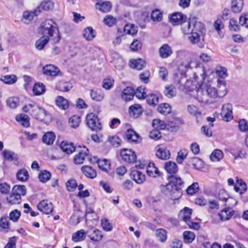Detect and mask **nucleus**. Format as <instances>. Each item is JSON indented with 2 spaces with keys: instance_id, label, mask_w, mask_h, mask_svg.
Instances as JSON below:
<instances>
[{
  "instance_id": "62",
  "label": "nucleus",
  "mask_w": 248,
  "mask_h": 248,
  "mask_svg": "<svg viewBox=\"0 0 248 248\" xmlns=\"http://www.w3.org/2000/svg\"><path fill=\"white\" fill-rule=\"evenodd\" d=\"M113 83L114 79L111 77H108L104 79L102 83V87L105 89L108 90L112 88Z\"/></svg>"
},
{
  "instance_id": "29",
  "label": "nucleus",
  "mask_w": 248,
  "mask_h": 248,
  "mask_svg": "<svg viewBox=\"0 0 248 248\" xmlns=\"http://www.w3.org/2000/svg\"><path fill=\"white\" fill-rule=\"evenodd\" d=\"M72 87L73 84L70 81H59L56 86V88L61 92H68Z\"/></svg>"
},
{
  "instance_id": "60",
  "label": "nucleus",
  "mask_w": 248,
  "mask_h": 248,
  "mask_svg": "<svg viewBox=\"0 0 248 248\" xmlns=\"http://www.w3.org/2000/svg\"><path fill=\"white\" fill-rule=\"evenodd\" d=\"M152 125L154 128L160 130L164 129L166 126L165 122L160 119H154L152 123Z\"/></svg>"
},
{
  "instance_id": "8",
  "label": "nucleus",
  "mask_w": 248,
  "mask_h": 248,
  "mask_svg": "<svg viewBox=\"0 0 248 248\" xmlns=\"http://www.w3.org/2000/svg\"><path fill=\"white\" fill-rule=\"evenodd\" d=\"M37 208L43 214L47 215L51 213L53 210V204L48 202L47 200H45L41 201L38 203Z\"/></svg>"
},
{
  "instance_id": "36",
  "label": "nucleus",
  "mask_w": 248,
  "mask_h": 248,
  "mask_svg": "<svg viewBox=\"0 0 248 248\" xmlns=\"http://www.w3.org/2000/svg\"><path fill=\"white\" fill-rule=\"evenodd\" d=\"M12 192L19 196L21 198V196H23L26 194V188L24 185H16L12 188Z\"/></svg>"
},
{
  "instance_id": "13",
  "label": "nucleus",
  "mask_w": 248,
  "mask_h": 248,
  "mask_svg": "<svg viewBox=\"0 0 248 248\" xmlns=\"http://www.w3.org/2000/svg\"><path fill=\"white\" fill-rule=\"evenodd\" d=\"M95 7L102 12L107 13L110 11L112 5L111 3L109 1L100 0L96 3Z\"/></svg>"
},
{
  "instance_id": "52",
  "label": "nucleus",
  "mask_w": 248,
  "mask_h": 248,
  "mask_svg": "<svg viewBox=\"0 0 248 248\" xmlns=\"http://www.w3.org/2000/svg\"><path fill=\"white\" fill-rule=\"evenodd\" d=\"M195 235L194 232L190 231H185L183 233V238L185 243H190L195 239Z\"/></svg>"
},
{
  "instance_id": "14",
  "label": "nucleus",
  "mask_w": 248,
  "mask_h": 248,
  "mask_svg": "<svg viewBox=\"0 0 248 248\" xmlns=\"http://www.w3.org/2000/svg\"><path fill=\"white\" fill-rule=\"evenodd\" d=\"M134 96V90L131 87H127L124 89L121 94L122 99L125 101L131 100Z\"/></svg>"
},
{
  "instance_id": "45",
  "label": "nucleus",
  "mask_w": 248,
  "mask_h": 248,
  "mask_svg": "<svg viewBox=\"0 0 248 248\" xmlns=\"http://www.w3.org/2000/svg\"><path fill=\"white\" fill-rule=\"evenodd\" d=\"M124 31L128 34L133 35L137 33L138 27L133 24H126L124 28Z\"/></svg>"
},
{
  "instance_id": "9",
  "label": "nucleus",
  "mask_w": 248,
  "mask_h": 248,
  "mask_svg": "<svg viewBox=\"0 0 248 248\" xmlns=\"http://www.w3.org/2000/svg\"><path fill=\"white\" fill-rule=\"evenodd\" d=\"M44 75L51 77H55L60 72L59 69L53 64H47L42 69Z\"/></svg>"
},
{
  "instance_id": "40",
  "label": "nucleus",
  "mask_w": 248,
  "mask_h": 248,
  "mask_svg": "<svg viewBox=\"0 0 248 248\" xmlns=\"http://www.w3.org/2000/svg\"><path fill=\"white\" fill-rule=\"evenodd\" d=\"M85 232L83 230H80L72 234V240L74 242H78L83 240L85 238Z\"/></svg>"
},
{
  "instance_id": "51",
  "label": "nucleus",
  "mask_w": 248,
  "mask_h": 248,
  "mask_svg": "<svg viewBox=\"0 0 248 248\" xmlns=\"http://www.w3.org/2000/svg\"><path fill=\"white\" fill-rule=\"evenodd\" d=\"M32 90L35 95H39L45 92V86L43 83H36L33 86Z\"/></svg>"
},
{
  "instance_id": "11",
  "label": "nucleus",
  "mask_w": 248,
  "mask_h": 248,
  "mask_svg": "<svg viewBox=\"0 0 248 248\" xmlns=\"http://www.w3.org/2000/svg\"><path fill=\"white\" fill-rule=\"evenodd\" d=\"M89 154V150L85 147H84L83 150L79 151L78 154H77L74 158V163L76 164H81L83 163L85 157Z\"/></svg>"
},
{
  "instance_id": "10",
  "label": "nucleus",
  "mask_w": 248,
  "mask_h": 248,
  "mask_svg": "<svg viewBox=\"0 0 248 248\" xmlns=\"http://www.w3.org/2000/svg\"><path fill=\"white\" fill-rule=\"evenodd\" d=\"M159 56L163 59L169 57L172 54L171 47L167 44H164L159 49Z\"/></svg>"
},
{
  "instance_id": "20",
  "label": "nucleus",
  "mask_w": 248,
  "mask_h": 248,
  "mask_svg": "<svg viewBox=\"0 0 248 248\" xmlns=\"http://www.w3.org/2000/svg\"><path fill=\"white\" fill-rule=\"evenodd\" d=\"M233 210L231 208H226L222 210L218 215L221 221H226L229 220L233 215Z\"/></svg>"
},
{
  "instance_id": "31",
  "label": "nucleus",
  "mask_w": 248,
  "mask_h": 248,
  "mask_svg": "<svg viewBox=\"0 0 248 248\" xmlns=\"http://www.w3.org/2000/svg\"><path fill=\"white\" fill-rule=\"evenodd\" d=\"M193 22V20H192V18H191L189 21H184L182 23L181 30L184 34H188L192 32L193 30L191 27V24Z\"/></svg>"
},
{
  "instance_id": "41",
  "label": "nucleus",
  "mask_w": 248,
  "mask_h": 248,
  "mask_svg": "<svg viewBox=\"0 0 248 248\" xmlns=\"http://www.w3.org/2000/svg\"><path fill=\"white\" fill-rule=\"evenodd\" d=\"M174 188V186H172V183L170 182L166 185H161L160 186V189L161 192L166 196L169 197L170 196L173 189Z\"/></svg>"
},
{
  "instance_id": "34",
  "label": "nucleus",
  "mask_w": 248,
  "mask_h": 248,
  "mask_svg": "<svg viewBox=\"0 0 248 248\" xmlns=\"http://www.w3.org/2000/svg\"><path fill=\"white\" fill-rule=\"evenodd\" d=\"M16 120L21 123L25 127H28L30 125L29 116L25 114H21L16 116Z\"/></svg>"
},
{
  "instance_id": "15",
  "label": "nucleus",
  "mask_w": 248,
  "mask_h": 248,
  "mask_svg": "<svg viewBox=\"0 0 248 248\" xmlns=\"http://www.w3.org/2000/svg\"><path fill=\"white\" fill-rule=\"evenodd\" d=\"M92 99L96 101H101L104 98V91L101 89H92L90 91Z\"/></svg>"
},
{
  "instance_id": "18",
  "label": "nucleus",
  "mask_w": 248,
  "mask_h": 248,
  "mask_svg": "<svg viewBox=\"0 0 248 248\" xmlns=\"http://www.w3.org/2000/svg\"><path fill=\"white\" fill-rule=\"evenodd\" d=\"M170 152L165 147H158L156 152V156L159 159L162 160H167L170 157Z\"/></svg>"
},
{
  "instance_id": "37",
  "label": "nucleus",
  "mask_w": 248,
  "mask_h": 248,
  "mask_svg": "<svg viewBox=\"0 0 248 248\" xmlns=\"http://www.w3.org/2000/svg\"><path fill=\"white\" fill-rule=\"evenodd\" d=\"M55 139V135L54 133L49 132L46 133L43 137L42 141L44 143L48 145L52 144Z\"/></svg>"
},
{
  "instance_id": "25",
  "label": "nucleus",
  "mask_w": 248,
  "mask_h": 248,
  "mask_svg": "<svg viewBox=\"0 0 248 248\" xmlns=\"http://www.w3.org/2000/svg\"><path fill=\"white\" fill-rule=\"evenodd\" d=\"M83 37L88 41H91L96 36V32L91 27L86 28L83 33Z\"/></svg>"
},
{
  "instance_id": "38",
  "label": "nucleus",
  "mask_w": 248,
  "mask_h": 248,
  "mask_svg": "<svg viewBox=\"0 0 248 248\" xmlns=\"http://www.w3.org/2000/svg\"><path fill=\"white\" fill-rule=\"evenodd\" d=\"M0 80L5 84H13L17 80V78L15 75L2 76Z\"/></svg>"
},
{
  "instance_id": "63",
  "label": "nucleus",
  "mask_w": 248,
  "mask_h": 248,
  "mask_svg": "<svg viewBox=\"0 0 248 248\" xmlns=\"http://www.w3.org/2000/svg\"><path fill=\"white\" fill-rule=\"evenodd\" d=\"M69 124L73 128H77L80 123V117L78 115H74L69 119Z\"/></svg>"
},
{
  "instance_id": "42",
  "label": "nucleus",
  "mask_w": 248,
  "mask_h": 248,
  "mask_svg": "<svg viewBox=\"0 0 248 248\" xmlns=\"http://www.w3.org/2000/svg\"><path fill=\"white\" fill-rule=\"evenodd\" d=\"M187 110L190 114L196 117L197 118H201V112L195 106L193 105H188L187 107Z\"/></svg>"
},
{
  "instance_id": "54",
  "label": "nucleus",
  "mask_w": 248,
  "mask_h": 248,
  "mask_svg": "<svg viewBox=\"0 0 248 248\" xmlns=\"http://www.w3.org/2000/svg\"><path fill=\"white\" fill-rule=\"evenodd\" d=\"M51 176V173L49 171L44 170L39 173L38 178L40 182L46 183L50 179Z\"/></svg>"
},
{
  "instance_id": "55",
  "label": "nucleus",
  "mask_w": 248,
  "mask_h": 248,
  "mask_svg": "<svg viewBox=\"0 0 248 248\" xmlns=\"http://www.w3.org/2000/svg\"><path fill=\"white\" fill-rule=\"evenodd\" d=\"M103 23L108 27H112L116 23V19L110 15H107L104 17Z\"/></svg>"
},
{
  "instance_id": "27",
  "label": "nucleus",
  "mask_w": 248,
  "mask_h": 248,
  "mask_svg": "<svg viewBox=\"0 0 248 248\" xmlns=\"http://www.w3.org/2000/svg\"><path fill=\"white\" fill-rule=\"evenodd\" d=\"M55 103L60 108L63 110L67 109L69 107L68 100L61 96H58L56 98Z\"/></svg>"
},
{
  "instance_id": "58",
  "label": "nucleus",
  "mask_w": 248,
  "mask_h": 248,
  "mask_svg": "<svg viewBox=\"0 0 248 248\" xmlns=\"http://www.w3.org/2000/svg\"><path fill=\"white\" fill-rule=\"evenodd\" d=\"M54 7V3L49 0H46L43 1L40 5L39 8H41L42 9L48 11L50 10H52Z\"/></svg>"
},
{
  "instance_id": "57",
  "label": "nucleus",
  "mask_w": 248,
  "mask_h": 248,
  "mask_svg": "<svg viewBox=\"0 0 248 248\" xmlns=\"http://www.w3.org/2000/svg\"><path fill=\"white\" fill-rule=\"evenodd\" d=\"M146 100L150 105L155 106L158 103V98L156 95L151 93L146 96Z\"/></svg>"
},
{
  "instance_id": "4",
  "label": "nucleus",
  "mask_w": 248,
  "mask_h": 248,
  "mask_svg": "<svg viewBox=\"0 0 248 248\" xmlns=\"http://www.w3.org/2000/svg\"><path fill=\"white\" fill-rule=\"evenodd\" d=\"M86 121L88 126L92 130L97 132L102 128V125L98 116L93 113L86 116Z\"/></svg>"
},
{
  "instance_id": "19",
  "label": "nucleus",
  "mask_w": 248,
  "mask_h": 248,
  "mask_svg": "<svg viewBox=\"0 0 248 248\" xmlns=\"http://www.w3.org/2000/svg\"><path fill=\"white\" fill-rule=\"evenodd\" d=\"M191 35L189 37V40L192 44H197L198 46L200 48H202L204 46V43L203 41H200V35L197 32L192 31L190 33Z\"/></svg>"
},
{
  "instance_id": "7",
  "label": "nucleus",
  "mask_w": 248,
  "mask_h": 248,
  "mask_svg": "<svg viewBox=\"0 0 248 248\" xmlns=\"http://www.w3.org/2000/svg\"><path fill=\"white\" fill-rule=\"evenodd\" d=\"M122 159L129 163H134L136 159V155L131 150L123 149L121 152Z\"/></svg>"
},
{
  "instance_id": "2",
  "label": "nucleus",
  "mask_w": 248,
  "mask_h": 248,
  "mask_svg": "<svg viewBox=\"0 0 248 248\" xmlns=\"http://www.w3.org/2000/svg\"><path fill=\"white\" fill-rule=\"evenodd\" d=\"M217 88L207 85L205 88V92L209 97L215 98L222 97L227 93L226 83L224 80L217 79Z\"/></svg>"
},
{
  "instance_id": "59",
  "label": "nucleus",
  "mask_w": 248,
  "mask_h": 248,
  "mask_svg": "<svg viewBox=\"0 0 248 248\" xmlns=\"http://www.w3.org/2000/svg\"><path fill=\"white\" fill-rule=\"evenodd\" d=\"M188 154V151L185 149H182L178 153V155L176 158L177 162L179 164H181L184 160L186 158Z\"/></svg>"
},
{
  "instance_id": "46",
  "label": "nucleus",
  "mask_w": 248,
  "mask_h": 248,
  "mask_svg": "<svg viewBox=\"0 0 248 248\" xmlns=\"http://www.w3.org/2000/svg\"><path fill=\"white\" fill-rule=\"evenodd\" d=\"M170 182L172 183L174 187L181 186L184 184V182L180 177H177L173 175L169 177Z\"/></svg>"
},
{
  "instance_id": "50",
  "label": "nucleus",
  "mask_w": 248,
  "mask_h": 248,
  "mask_svg": "<svg viewBox=\"0 0 248 248\" xmlns=\"http://www.w3.org/2000/svg\"><path fill=\"white\" fill-rule=\"evenodd\" d=\"M6 200L9 204L12 205L20 203L21 199L19 196H16L12 192V194L6 198Z\"/></svg>"
},
{
  "instance_id": "21",
  "label": "nucleus",
  "mask_w": 248,
  "mask_h": 248,
  "mask_svg": "<svg viewBox=\"0 0 248 248\" xmlns=\"http://www.w3.org/2000/svg\"><path fill=\"white\" fill-rule=\"evenodd\" d=\"M244 6L243 0H232L231 9L233 13H239Z\"/></svg>"
},
{
  "instance_id": "43",
  "label": "nucleus",
  "mask_w": 248,
  "mask_h": 248,
  "mask_svg": "<svg viewBox=\"0 0 248 248\" xmlns=\"http://www.w3.org/2000/svg\"><path fill=\"white\" fill-rule=\"evenodd\" d=\"M223 157V153L222 151L219 149L215 150L210 155L211 160L215 162L219 161Z\"/></svg>"
},
{
  "instance_id": "23",
  "label": "nucleus",
  "mask_w": 248,
  "mask_h": 248,
  "mask_svg": "<svg viewBox=\"0 0 248 248\" xmlns=\"http://www.w3.org/2000/svg\"><path fill=\"white\" fill-rule=\"evenodd\" d=\"M29 174L28 170L25 169L19 170L16 174V179L21 182H24L27 181L29 179Z\"/></svg>"
},
{
  "instance_id": "64",
  "label": "nucleus",
  "mask_w": 248,
  "mask_h": 248,
  "mask_svg": "<svg viewBox=\"0 0 248 248\" xmlns=\"http://www.w3.org/2000/svg\"><path fill=\"white\" fill-rule=\"evenodd\" d=\"M145 89L144 87H139L135 91H134V95L139 99L145 98L146 96Z\"/></svg>"
},
{
  "instance_id": "61",
  "label": "nucleus",
  "mask_w": 248,
  "mask_h": 248,
  "mask_svg": "<svg viewBox=\"0 0 248 248\" xmlns=\"http://www.w3.org/2000/svg\"><path fill=\"white\" fill-rule=\"evenodd\" d=\"M164 93L169 98H171L174 96L176 95L175 87L172 85L166 86L164 90Z\"/></svg>"
},
{
  "instance_id": "16",
  "label": "nucleus",
  "mask_w": 248,
  "mask_h": 248,
  "mask_svg": "<svg viewBox=\"0 0 248 248\" xmlns=\"http://www.w3.org/2000/svg\"><path fill=\"white\" fill-rule=\"evenodd\" d=\"M129 112L131 116L134 118H138L142 113L143 109L140 105L135 104L129 107Z\"/></svg>"
},
{
  "instance_id": "6",
  "label": "nucleus",
  "mask_w": 248,
  "mask_h": 248,
  "mask_svg": "<svg viewBox=\"0 0 248 248\" xmlns=\"http://www.w3.org/2000/svg\"><path fill=\"white\" fill-rule=\"evenodd\" d=\"M232 106L230 103H227L222 106L220 113L222 119L228 122L232 119Z\"/></svg>"
},
{
  "instance_id": "39",
  "label": "nucleus",
  "mask_w": 248,
  "mask_h": 248,
  "mask_svg": "<svg viewBox=\"0 0 248 248\" xmlns=\"http://www.w3.org/2000/svg\"><path fill=\"white\" fill-rule=\"evenodd\" d=\"M155 234L158 240L161 242H165L167 238V232L164 229H158L156 231Z\"/></svg>"
},
{
  "instance_id": "3",
  "label": "nucleus",
  "mask_w": 248,
  "mask_h": 248,
  "mask_svg": "<svg viewBox=\"0 0 248 248\" xmlns=\"http://www.w3.org/2000/svg\"><path fill=\"white\" fill-rule=\"evenodd\" d=\"M22 110L24 112H29L33 118L41 121H45L46 117L48 115L47 112L44 108L39 107L34 102L23 107Z\"/></svg>"
},
{
  "instance_id": "33",
  "label": "nucleus",
  "mask_w": 248,
  "mask_h": 248,
  "mask_svg": "<svg viewBox=\"0 0 248 248\" xmlns=\"http://www.w3.org/2000/svg\"><path fill=\"white\" fill-rule=\"evenodd\" d=\"M192 20H193V22L192 23L193 31H199L202 33L205 31L204 25L203 23L199 21H196L194 17L192 18Z\"/></svg>"
},
{
  "instance_id": "1",
  "label": "nucleus",
  "mask_w": 248,
  "mask_h": 248,
  "mask_svg": "<svg viewBox=\"0 0 248 248\" xmlns=\"http://www.w3.org/2000/svg\"><path fill=\"white\" fill-rule=\"evenodd\" d=\"M42 31L43 36L37 40L35 43L36 48L42 50L49 40L53 43H58L61 36L57 24L51 19H47L42 25Z\"/></svg>"
},
{
  "instance_id": "12",
  "label": "nucleus",
  "mask_w": 248,
  "mask_h": 248,
  "mask_svg": "<svg viewBox=\"0 0 248 248\" xmlns=\"http://www.w3.org/2000/svg\"><path fill=\"white\" fill-rule=\"evenodd\" d=\"M86 234L91 240L94 241H98L102 238L100 231L96 229H90L86 232Z\"/></svg>"
},
{
  "instance_id": "5",
  "label": "nucleus",
  "mask_w": 248,
  "mask_h": 248,
  "mask_svg": "<svg viewBox=\"0 0 248 248\" xmlns=\"http://www.w3.org/2000/svg\"><path fill=\"white\" fill-rule=\"evenodd\" d=\"M192 213L191 209L188 207H185L183 211L181 212V214H183L182 216V220L185 221L190 228L195 230H198L200 228L199 223L193 222L190 220V215Z\"/></svg>"
},
{
  "instance_id": "48",
  "label": "nucleus",
  "mask_w": 248,
  "mask_h": 248,
  "mask_svg": "<svg viewBox=\"0 0 248 248\" xmlns=\"http://www.w3.org/2000/svg\"><path fill=\"white\" fill-rule=\"evenodd\" d=\"M182 195L181 187L179 186L174 187V188L170 196L172 200L179 199Z\"/></svg>"
},
{
  "instance_id": "22",
  "label": "nucleus",
  "mask_w": 248,
  "mask_h": 248,
  "mask_svg": "<svg viewBox=\"0 0 248 248\" xmlns=\"http://www.w3.org/2000/svg\"><path fill=\"white\" fill-rule=\"evenodd\" d=\"M196 92V98L199 102L206 103L209 102V98L205 90H204L202 88H199L197 90Z\"/></svg>"
},
{
  "instance_id": "53",
  "label": "nucleus",
  "mask_w": 248,
  "mask_h": 248,
  "mask_svg": "<svg viewBox=\"0 0 248 248\" xmlns=\"http://www.w3.org/2000/svg\"><path fill=\"white\" fill-rule=\"evenodd\" d=\"M183 19V15L180 13H173L170 18V21L173 24H176L180 23Z\"/></svg>"
},
{
  "instance_id": "49",
  "label": "nucleus",
  "mask_w": 248,
  "mask_h": 248,
  "mask_svg": "<svg viewBox=\"0 0 248 248\" xmlns=\"http://www.w3.org/2000/svg\"><path fill=\"white\" fill-rule=\"evenodd\" d=\"M157 110L159 113L167 115L170 112L171 107L169 104L164 103L159 106Z\"/></svg>"
},
{
  "instance_id": "56",
  "label": "nucleus",
  "mask_w": 248,
  "mask_h": 248,
  "mask_svg": "<svg viewBox=\"0 0 248 248\" xmlns=\"http://www.w3.org/2000/svg\"><path fill=\"white\" fill-rule=\"evenodd\" d=\"M151 18L155 21H160L162 19V13L158 9L152 11L151 13Z\"/></svg>"
},
{
  "instance_id": "47",
  "label": "nucleus",
  "mask_w": 248,
  "mask_h": 248,
  "mask_svg": "<svg viewBox=\"0 0 248 248\" xmlns=\"http://www.w3.org/2000/svg\"><path fill=\"white\" fill-rule=\"evenodd\" d=\"M179 56H185L186 57V60L185 61L182 62L181 65L182 66H184L186 69L190 68V63L191 62V59L189 58L188 53H186L185 51H181L179 52Z\"/></svg>"
},
{
  "instance_id": "17",
  "label": "nucleus",
  "mask_w": 248,
  "mask_h": 248,
  "mask_svg": "<svg viewBox=\"0 0 248 248\" xmlns=\"http://www.w3.org/2000/svg\"><path fill=\"white\" fill-rule=\"evenodd\" d=\"M82 172L88 178L93 179L96 177V170L90 166H84L81 168Z\"/></svg>"
},
{
  "instance_id": "26",
  "label": "nucleus",
  "mask_w": 248,
  "mask_h": 248,
  "mask_svg": "<svg viewBox=\"0 0 248 248\" xmlns=\"http://www.w3.org/2000/svg\"><path fill=\"white\" fill-rule=\"evenodd\" d=\"M60 148L63 152L67 154H71L75 150V147L72 143L64 141L61 143Z\"/></svg>"
},
{
  "instance_id": "24",
  "label": "nucleus",
  "mask_w": 248,
  "mask_h": 248,
  "mask_svg": "<svg viewBox=\"0 0 248 248\" xmlns=\"http://www.w3.org/2000/svg\"><path fill=\"white\" fill-rule=\"evenodd\" d=\"M145 66V62L141 59L138 60H131L130 61V66L138 70L142 69Z\"/></svg>"
},
{
  "instance_id": "35",
  "label": "nucleus",
  "mask_w": 248,
  "mask_h": 248,
  "mask_svg": "<svg viewBox=\"0 0 248 248\" xmlns=\"http://www.w3.org/2000/svg\"><path fill=\"white\" fill-rule=\"evenodd\" d=\"M146 172L150 176L153 177H155L159 172L157 168L155 167V163L153 162H149L147 167Z\"/></svg>"
},
{
  "instance_id": "44",
  "label": "nucleus",
  "mask_w": 248,
  "mask_h": 248,
  "mask_svg": "<svg viewBox=\"0 0 248 248\" xmlns=\"http://www.w3.org/2000/svg\"><path fill=\"white\" fill-rule=\"evenodd\" d=\"M97 162L98 167L103 171H107L109 168L110 164L108 160L106 159H98Z\"/></svg>"
},
{
  "instance_id": "32",
  "label": "nucleus",
  "mask_w": 248,
  "mask_h": 248,
  "mask_svg": "<svg viewBox=\"0 0 248 248\" xmlns=\"http://www.w3.org/2000/svg\"><path fill=\"white\" fill-rule=\"evenodd\" d=\"M165 169L170 174H175L178 171L177 164L175 162L170 161L165 163Z\"/></svg>"
},
{
  "instance_id": "30",
  "label": "nucleus",
  "mask_w": 248,
  "mask_h": 248,
  "mask_svg": "<svg viewBox=\"0 0 248 248\" xmlns=\"http://www.w3.org/2000/svg\"><path fill=\"white\" fill-rule=\"evenodd\" d=\"M126 137L128 141L137 143L140 136L134 130L128 129L126 132Z\"/></svg>"
},
{
  "instance_id": "28",
  "label": "nucleus",
  "mask_w": 248,
  "mask_h": 248,
  "mask_svg": "<svg viewBox=\"0 0 248 248\" xmlns=\"http://www.w3.org/2000/svg\"><path fill=\"white\" fill-rule=\"evenodd\" d=\"M131 175L133 179L138 184H141L145 180V175L140 171L133 170Z\"/></svg>"
}]
</instances>
